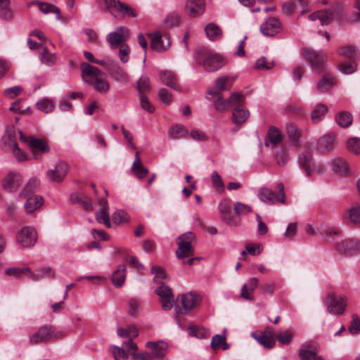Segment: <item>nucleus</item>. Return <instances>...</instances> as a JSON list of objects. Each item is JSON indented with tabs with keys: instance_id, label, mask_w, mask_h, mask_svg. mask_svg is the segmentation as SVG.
<instances>
[{
	"instance_id": "obj_54",
	"label": "nucleus",
	"mask_w": 360,
	"mask_h": 360,
	"mask_svg": "<svg viewBox=\"0 0 360 360\" xmlns=\"http://www.w3.org/2000/svg\"><path fill=\"white\" fill-rule=\"evenodd\" d=\"M96 219L98 222L104 224L107 227L110 228L111 226L109 214L105 207L101 208L96 213Z\"/></svg>"
},
{
	"instance_id": "obj_36",
	"label": "nucleus",
	"mask_w": 360,
	"mask_h": 360,
	"mask_svg": "<svg viewBox=\"0 0 360 360\" xmlns=\"http://www.w3.org/2000/svg\"><path fill=\"white\" fill-rule=\"evenodd\" d=\"M207 37L212 41L220 39L222 36L221 29L214 23H209L205 27Z\"/></svg>"
},
{
	"instance_id": "obj_53",
	"label": "nucleus",
	"mask_w": 360,
	"mask_h": 360,
	"mask_svg": "<svg viewBox=\"0 0 360 360\" xmlns=\"http://www.w3.org/2000/svg\"><path fill=\"white\" fill-rule=\"evenodd\" d=\"M9 144L11 145L13 155L17 158L18 161H24L27 159L26 153L22 151L18 146L15 140H10Z\"/></svg>"
},
{
	"instance_id": "obj_37",
	"label": "nucleus",
	"mask_w": 360,
	"mask_h": 360,
	"mask_svg": "<svg viewBox=\"0 0 360 360\" xmlns=\"http://www.w3.org/2000/svg\"><path fill=\"white\" fill-rule=\"evenodd\" d=\"M340 56L349 61H356L359 57L358 51L353 46H347L338 50Z\"/></svg>"
},
{
	"instance_id": "obj_18",
	"label": "nucleus",
	"mask_w": 360,
	"mask_h": 360,
	"mask_svg": "<svg viewBox=\"0 0 360 360\" xmlns=\"http://www.w3.org/2000/svg\"><path fill=\"white\" fill-rule=\"evenodd\" d=\"M68 172V165L64 162H59L53 169H50L46 172V176L50 181L60 182L65 177Z\"/></svg>"
},
{
	"instance_id": "obj_56",
	"label": "nucleus",
	"mask_w": 360,
	"mask_h": 360,
	"mask_svg": "<svg viewBox=\"0 0 360 360\" xmlns=\"http://www.w3.org/2000/svg\"><path fill=\"white\" fill-rule=\"evenodd\" d=\"M347 148L351 153L360 154V138L349 139L347 142Z\"/></svg>"
},
{
	"instance_id": "obj_55",
	"label": "nucleus",
	"mask_w": 360,
	"mask_h": 360,
	"mask_svg": "<svg viewBox=\"0 0 360 360\" xmlns=\"http://www.w3.org/2000/svg\"><path fill=\"white\" fill-rule=\"evenodd\" d=\"M349 219L353 224H360V205H354L349 211Z\"/></svg>"
},
{
	"instance_id": "obj_23",
	"label": "nucleus",
	"mask_w": 360,
	"mask_h": 360,
	"mask_svg": "<svg viewBox=\"0 0 360 360\" xmlns=\"http://www.w3.org/2000/svg\"><path fill=\"white\" fill-rule=\"evenodd\" d=\"M252 337L264 347L271 348L275 345V340L271 331L252 333Z\"/></svg>"
},
{
	"instance_id": "obj_45",
	"label": "nucleus",
	"mask_w": 360,
	"mask_h": 360,
	"mask_svg": "<svg viewBox=\"0 0 360 360\" xmlns=\"http://www.w3.org/2000/svg\"><path fill=\"white\" fill-rule=\"evenodd\" d=\"M338 68L340 72L345 75H350L355 72L357 70L356 61H347L340 63Z\"/></svg>"
},
{
	"instance_id": "obj_35",
	"label": "nucleus",
	"mask_w": 360,
	"mask_h": 360,
	"mask_svg": "<svg viewBox=\"0 0 360 360\" xmlns=\"http://www.w3.org/2000/svg\"><path fill=\"white\" fill-rule=\"evenodd\" d=\"M286 134L290 141L295 145H297L301 137V131L293 123H288L285 127Z\"/></svg>"
},
{
	"instance_id": "obj_57",
	"label": "nucleus",
	"mask_w": 360,
	"mask_h": 360,
	"mask_svg": "<svg viewBox=\"0 0 360 360\" xmlns=\"http://www.w3.org/2000/svg\"><path fill=\"white\" fill-rule=\"evenodd\" d=\"M229 107L233 108H240L243 103V94L239 93H233L228 99Z\"/></svg>"
},
{
	"instance_id": "obj_63",
	"label": "nucleus",
	"mask_w": 360,
	"mask_h": 360,
	"mask_svg": "<svg viewBox=\"0 0 360 360\" xmlns=\"http://www.w3.org/2000/svg\"><path fill=\"white\" fill-rule=\"evenodd\" d=\"M352 317V320L348 330L352 335L359 334L360 333V319L356 314H353Z\"/></svg>"
},
{
	"instance_id": "obj_61",
	"label": "nucleus",
	"mask_w": 360,
	"mask_h": 360,
	"mask_svg": "<svg viewBox=\"0 0 360 360\" xmlns=\"http://www.w3.org/2000/svg\"><path fill=\"white\" fill-rule=\"evenodd\" d=\"M181 18L176 13H170L167 15L166 18L164 20V23L166 27H173L178 26L180 24Z\"/></svg>"
},
{
	"instance_id": "obj_20",
	"label": "nucleus",
	"mask_w": 360,
	"mask_h": 360,
	"mask_svg": "<svg viewBox=\"0 0 360 360\" xmlns=\"http://www.w3.org/2000/svg\"><path fill=\"white\" fill-rule=\"evenodd\" d=\"M219 210L221 218L226 224L232 226L237 224L234 217L231 214V201L229 199H224L219 202Z\"/></svg>"
},
{
	"instance_id": "obj_22",
	"label": "nucleus",
	"mask_w": 360,
	"mask_h": 360,
	"mask_svg": "<svg viewBox=\"0 0 360 360\" xmlns=\"http://www.w3.org/2000/svg\"><path fill=\"white\" fill-rule=\"evenodd\" d=\"M360 249V242L356 239L347 238L339 243L337 250L341 254H352Z\"/></svg>"
},
{
	"instance_id": "obj_17",
	"label": "nucleus",
	"mask_w": 360,
	"mask_h": 360,
	"mask_svg": "<svg viewBox=\"0 0 360 360\" xmlns=\"http://www.w3.org/2000/svg\"><path fill=\"white\" fill-rule=\"evenodd\" d=\"M260 31L265 36L273 37L281 31V23L275 17L269 18L261 25Z\"/></svg>"
},
{
	"instance_id": "obj_21",
	"label": "nucleus",
	"mask_w": 360,
	"mask_h": 360,
	"mask_svg": "<svg viewBox=\"0 0 360 360\" xmlns=\"http://www.w3.org/2000/svg\"><path fill=\"white\" fill-rule=\"evenodd\" d=\"M29 147L33 153L34 159L39 158V153H46L49 152V146L47 142L39 138L31 137L29 141Z\"/></svg>"
},
{
	"instance_id": "obj_25",
	"label": "nucleus",
	"mask_w": 360,
	"mask_h": 360,
	"mask_svg": "<svg viewBox=\"0 0 360 360\" xmlns=\"http://www.w3.org/2000/svg\"><path fill=\"white\" fill-rule=\"evenodd\" d=\"M283 139V134L279 129L275 127H271L267 132L265 139V146L274 148Z\"/></svg>"
},
{
	"instance_id": "obj_13",
	"label": "nucleus",
	"mask_w": 360,
	"mask_h": 360,
	"mask_svg": "<svg viewBox=\"0 0 360 360\" xmlns=\"http://www.w3.org/2000/svg\"><path fill=\"white\" fill-rule=\"evenodd\" d=\"M151 39V49L158 52L165 51L171 45L169 37L167 34H162L160 32H155L148 34Z\"/></svg>"
},
{
	"instance_id": "obj_47",
	"label": "nucleus",
	"mask_w": 360,
	"mask_h": 360,
	"mask_svg": "<svg viewBox=\"0 0 360 360\" xmlns=\"http://www.w3.org/2000/svg\"><path fill=\"white\" fill-rule=\"evenodd\" d=\"M275 158L278 166H284L289 159L288 150L285 147H281L276 152Z\"/></svg>"
},
{
	"instance_id": "obj_39",
	"label": "nucleus",
	"mask_w": 360,
	"mask_h": 360,
	"mask_svg": "<svg viewBox=\"0 0 360 360\" xmlns=\"http://www.w3.org/2000/svg\"><path fill=\"white\" fill-rule=\"evenodd\" d=\"M250 112L243 108H235L232 115V120L236 124H241L249 117Z\"/></svg>"
},
{
	"instance_id": "obj_32",
	"label": "nucleus",
	"mask_w": 360,
	"mask_h": 360,
	"mask_svg": "<svg viewBox=\"0 0 360 360\" xmlns=\"http://www.w3.org/2000/svg\"><path fill=\"white\" fill-rule=\"evenodd\" d=\"M333 171L340 175H347L349 172V165L342 158H335L332 160Z\"/></svg>"
},
{
	"instance_id": "obj_7",
	"label": "nucleus",
	"mask_w": 360,
	"mask_h": 360,
	"mask_svg": "<svg viewBox=\"0 0 360 360\" xmlns=\"http://www.w3.org/2000/svg\"><path fill=\"white\" fill-rule=\"evenodd\" d=\"M301 53L314 70L319 72H322L325 70L326 58L325 53L308 48L302 49Z\"/></svg>"
},
{
	"instance_id": "obj_40",
	"label": "nucleus",
	"mask_w": 360,
	"mask_h": 360,
	"mask_svg": "<svg viewBox=\"0 0 360 360\" xmlns=\"http://www.w3.org/2000/svg\"><path fill=\"white\" fill-rule=\"evenodd\" d=\"M328 107L323 104L316 105L314 109L312 110L311 116L314 123L319 122L327 113Z\"/></svg>"
},
{
	"instance_id": "obj_46",
	"label": "nucleus",
	"mask_w": 360,
	"mask_h": 360,
	"mask_svg": "<svg viewBox=\"0 0 360 360\" xmlns=\"http://www.w3.org/2000/svg\"><path fill=\"white\" fill-rule=\"evenodd\" d=\"M36 105L39 110L44 112V113L51 112L55 108L54 102L47 98L41 99L37 103Z\"/></svg>"
},
{
	"instance_id": "obj_44",
	"label": "nucleus",
	"mask_w": 360,
	"mask_h": 360,
	"mask_svg": "<svg viewBox=\"0 0 360 360\" xmlns=\"http://www.w3.org/2000/svg\"><path fill=\"white\" fill-rule=\"evenodd\" d=\"M39 186V181L37 179H30L20 193V197L25 198L28 195L34 193Z\"/></svg>"
},
{
	"instance_id": "obj_34",
	"label": "nucleus",
	"mask_w": 360,
	"mask_h": 360,
	"mask_svg": "<svg viewBox=\"0 0 360 360\" xmlns=\"http://www.w3.org/2000/svg\"><path fill=\"white\" fill-rule=\"evenodd\" d=\"M34 4H37L39 6V10L45 14L50 13H56V18L60 20V9L53 4L40 2L39 1H33L28 4V6Z\"/></svg>"
},
{
	"instance_id": "obj_62",
	"label": "nucleus",
	"mask_w": 360,
	"mask_h": 360,
	"mask_svg": "<svg viewBox=\"0 0 360 360\" xmlns=\"http://www.w3.org/2000/svg\"><path fill=\"white\" fill-rule=\"evenodd\" d=\"M334 13L330 10L320 11L319 20L322 25H328L334 19Z\"/></svg>"
},
{
	"instance_id": "obj_14",
	"label": "nucleus",
	"mask_w": 360,
	"mask_h": 360,
	"mask_svg": "<svg viewBox=\"0 0 360 360\" xmlns=\"http://www.w3.org/2000/svg\"><path fill=\"white\" fill-rule=\"evenodd\" d=\"M336 145L335 136L332 133L326 134L316 140L314 149L321 154H328Z\"/></svg>"
},
{
	"instance_id": "obj_6",
	"label": "nucleus",
	"mask_w": 360,
	"mask_h": 360,
	"mask_svg": "<svg viewBox=\"0 0 360 360\" xmlns=\"http://www.w3.org/2000/svg\"><path fill=\"white\" fill-rule=\"evenodd\" d=\"M63 336V333L61 331L56 332L53 326L44 325L41 326L38 330L30 337V341L32 344L37 345L47 342L53 338H60Z\"/></svg>"
},
{
	"instance_id": "obj_33",
	"label": "nucleus",
	"mask_w": 360,
	"mask_h": 360,
	"mask_svg": "<svg viewBox=\"0 0 360 360\" xmlns=\"http://www.w3.org/2000/svg\"><path fill=\"white\" fill-rule=\"evenodd\" d=\"M54 275V271L51 267L38 269L35 273H33L30 269L29 272V278L33 281H37L45 277L53 278Z\"/></svg>"
},
{
	"instance_id": "obj_11",
	"label": "nucleus",
	"mask_w": 360,
	"mask_h": 360,
	"mask_svg": "<svg viewBox=\"0 0 360 360\" xmlns=\"http://www.w3.org/2000/svg\"><path fill=\"white\" fill-rule=\"evenodd\" d=\"M105 8L110 13L115 15V13H120L124 16L135 18L137 13L129 5L118 0H104Z\"/></svg>"
},
{
	"instance_id": "obj_51",
	"label": "nucleus",
	"mask_w": 360,
	"mask_h": 360,
	"mask_svg": "<svg viewBox=\"0 0 360 360\" xmlns=\"http://www.w3.org/2000/svg\"><path fill=\"white\" fill-rule=\"evenodd\" d=\"M300 357L302 360H323L321 356H318L316 352L301 347L300 349Z\"/></svg>"
},
{
	"instance_id": "obj_12",
	"label": "nucleus",
	"mask_w": 360,
	"mask_h": 360,
	"mask_svg": "<svg viewBox=\"0 0 360 360\" xmlns=\"http://www.w3.org/2000/svg\"><path fill=\"white\" fill-rule=\"evenodd\" d=\"M155 292L160 297L162 309L165 311L170 310L174 302V296L172 288L161 283V285L155 288Z\"/></svg>"
},
{
	"instance_id": "obj_5",
	"label": "nucleus",
	"mask_w": 360,
	"mask_h": 360,
	"mask_svg": "<svg viewBox=\"0 0 360 360\" xmlns=\"http://www.w3.org/2000/svg\"><path fill=\"white\" fill-rule=\"evenodd\" d=\"M195 236L192 232H187L179 236L177 238L178 249L176 255L179 259L188 257L194 254V248L192 245Z\"/></svg>"
},
{
	"instance_id": "obj_60",
	"label": "nucleus",
	"mask_w": 360,
	"mask_h": 360,
	"mask_svg": "<svg viewBox=\"0 0 360 360\" xmlns=\"http://www.w3.org/2000/svg\"><path fill=\"white\" fill-rule=\"evenodd\" d=\"M233 210L237 215H245L252 212V208L248 205L236 202L234 205Z\"/></svg>"
},
{
	"instance_id": "obj_26",
	"label": "nucleus",
	"mask_w": 360,
	"mask_h": 360,
	"mask_svg": "<svg viewBox=\"0 0 360 360\" xmlns=\"http://www.w3.org/2000/svg\"><path fill=\"white\" fill-rule=\"evenodd\" d=\"M336 84L335 78L330 73L324 74L317 83L316 89L320 93L327 92Z\"/></svg>"
},
{
	"instance_id": "obj_50",
	"label": "nucleus",
	"mask_w": 360,
	"mask_h": 360,
	"mask_svg": "<svg viewBox=\"0 0 360 360\" xmlns=\"http://www.w3.org/2000/svg\"><path fill=\"white\" fill-rule=\"evenodd\" d=\"M136 89L138 90L139 94H145L146 92H148L150 91L151 88L150 85V82L147 76L142 75L139 78L137 82Z\"/></svg>"
},
{
	"instance_id": "obj_8",
	"label": "nucleus",
	"mask_w": 360,
	"mask_h": 360,
	"mask_svg": "<svg viewBox=\"0 0 360 360\" xmlns=\"http://www.w3.org/2000/svg\"><path fill=\"white\" fill-rule=\"evenodd\" d=\"M325 302L327 304V311L328 313L335 315L344 314L347 307V301L344 297L330 292L328 293Z\"/></svg>"
},
{
	"instance_id": "obj_24",
	"label": "nucleus",
	"mask_w": 360,
	"mask_h": 360,
	"mask_svg": "<svg viewBox=\"0 0 360 360\" xmlns=\"http://www.w3.org/2000/svg\"><path fill=\"white\" fill-rule=\"evenodd\" d=\"M188 14L192 18L201 15L205 11L204 0H188L186 4Z\"/></svg>"
},
{
	"instance_id": "obj_1",
	"label": "nucleus",
	"mask_w": 360,
	"mask_h": 360,
	"mask_svg": "<svg viewBox=\"0 0 360 360\" xmlns=\"http://www.w3.org/2000/svg\"><path fill=\"white\" fill-rule=\"evenodd\" d=\"M81 76L84 83L94 86L99 93H105L109 89L107 76L98 68L84 62L81 64Z\"/></svg>"
},
{
	"instance_id": "obj_27",
	"label": "nucleus",
	"mask_w": 360,
	"mask_h": 360,
	"mask_svg": "<svg viewBox=\"0 0 360 360\" xmlns=\"http://www.w3.org/2000/svg\"><path fill=\"white\" fill-rule=\"evenodd\" d=\"M229 77L223 76L217 78L213 87L207 91L210 95H221V92L230 89L228 84Z\"/></svg>"
},
{
	"instance_id": "obj_42",
	"label": "nucleus",
	"mask_w": 360,
	"mask_h": 360,
	"mask_svg": "<svg viewBox=\"0 0 360 360\" xmlns=\"http://www.w3.org/2000/svg\"><path fill=\"white\" fill-rule=\"evenodd\" d=\"M187 133L188 131L182 125L176 124L169 128L168 136L169 139L175 140L184 137Z\"/></svg>"
},
{
	"instance_id": "obj_52",
	"label": "nucleus",
	"mask_w": 360,
	"mask_h": 360,
	"mask_svg": "<svg viewBox=\"0 0 360 360\" xmlns=\"http://www.w3.org/2000/svg\"><path fill=\"white\" fill-rule=\"evenodd\" d=\"M30 268H18L11 267L6 270V274L9 276H14L15 278H20L22 275L27 274L29 276Z\"/></svg>"
},
{
	"instance_id": "obj_64",
	"label": "nucleus",
	"mask_w": 360,
	"mask_h": 360,
	"mask_svg": "<svg viewBox=\"0 0 360 360\" xmlns=\"http://www.w3.org/2000/svg\"><path fill=\"white\" fill-rule=\"evenodd\" d=\"M118 48H120L118 53L120 60H121L122 63H127L129 59V46L127 44H122Z\"/></svg>"
},
{
	"instance_id": "obj_3",
	"label": "nucleus",
	"mask_w": 360,
	"mask_h": 360,
	"mask_svg": "<svg viewBox=\"0 0 360 360\" xmlns=\"http://www.w3.org/2000/svg\"><path fill=\"white\" fill-rule=\"evenodd\" d=\"M298 165L305 175L308 177L313 174H321L325 172V167L321 163L313 161V155L311 152L306 151L301 153L298 156Z\"/></svg>"
},
{
	"instance_id": "obj_43",
	"label": "nucleus",
	"mask_w": 360,
	"mask_h": 360,
	"mask_svg": "<svg viewBox=\"0 0 360 360\" xmlns=\"http://www.w3.org/2000/svg\"><path fill=\"white\" fill-rule=\"evenodd\" d=\"M212 98H209L214 103V108L217 111L224 112L229 108V105L227 100L223 99L221 95H212Z\"/></svg>"
},
{
	"instance_id": "obj_29",
	"label": "nucleus",
	"mask_w": 360,
	"mask_h": 360,
	"mask_svg": "<svg viewBox=\"0 0 360 360\" xmlns=\"http://www.w3.org/2000/svg\"><path fill=\"white\" fill-rule=\"evenodd\" d=\"M44 204V199L41 196L34 195L29 197L25 203V209L27 213H32L40 208Z\"/></svg>"
},
{
	"instance_id": "obj_19",
	"label": "nucleus",
	"mask_w": 360,
	"mask_h": 360,
	"mask_svg": "<svg viewBox=\"0 0 360 360\" xmlns=\"http://www.w3.org/2000/svg\"><path fill=\"white\" fill-rule=\"evenodd\" d=\"M146 346L151 349V355L155 360L165 359L164 356L167 353V344L164 341L147 342Z\"/></svg>"
},
{
	"instance_id": "obj_10",
	"label": "nucleus",
	"mask_w": 360,
	"mask_h": 360,
	"mask_svg": "<svg viewBox=\"0 0 360 360\" xmlns=\"http://www.w3.org/2000/svg\"><path fill=\"white\" fill-rule=\"evenodd\" d=\"M182 307H175V311L181 314H186L189 311L197 307L201 302L200 296L193 292L180 295Z\"/></svg>"
},
{
	"instance_id": "obj_28",
	"label": "nucleus",
	"mask_w": 360,
	"mask_h": 360,
	"mask_svg": "<svg viewBox=\"0 0 360 360\" xmlns=\"http://www.w3.org/2000/svg\"><path fill=\"white\" fill-rule=\"evenodd\" d=\"M160 78L165 85L176 90L178 89L177 77L173 72L169 70L162 71L160 73Z\"/></svg>"
},
{
	"instance_id": "obj_2",
	"label": "nucleus",
	"mask_w": 360,
	"mask_h": 360,
	"mask_svg": "<svg viewBox=\"0 0 360 360\" xmlns=\"http://www.w3.org/2000/svg\"><path fill=\"white\" fill-rule=\"evenodd\" d=\"M196 60L198 63L208 72L217 70L225 64L224 59L221 56L204 48L198 49Z\"/></svg>"
},
{
	"instance_id": "obj_49",
	"label": "nucleus",
	"mask_w": 360,
	"mask_h": 360,
	"mask_svg": "<svg viewBox=\"0 0 360 360\" xmlns=\"http://www.w3.org/2000/svg\"><path fill=\"white\" fill-rule=\"evenodd\" d=\"M40 60L41 63L44 64L51 66L53 65L57 59L56 55L55 53H49L46 48H44L39 55Z\"/></svg>"
},
{
	"instance_id": "obj_48",
	"label": "nucleus",
	"mask_w": 360,
	"mask_h": 360,
	"mask_svg": "<svg viewBox=\"0 0 360 360\" xmlns=\"http://www.w3.org/2000/svg\"><path fill=\"white\" fill-rule=\"evenodd\" d=\"M10 0H3L0 3V18L4 20H11L13 12L9 8Z\"/></svg>"
},
{
	"instance_id": "obj_9",
	"label": "nucleus",
	"mask_w": 360,
	"mask_h": 360,
	"mask_svg": "<svg viewBox=\"0 0 360 360\" xmlns=\"http://www.w3.org/2000/svg\"><path fill=\"white\" fill-rule=\"evenodd\" d=\"M129 30L127 27H117L114 32H110L106 36V40L110 44L112 49H115L126 44L125 42L129 39Z\"/></svg>"
},
{
	"instance_id": "obj_31",
	"label": "nucleus",
	"mask_w": 360,
	"mask_h": 360,
	"mask_svg": "<svg viewBox=\"0 0 360 360\" xmlns=\"http://www.w3.org/2000/svg\"><path fill=\"white\" fill-rule=\"evenodd\" d=\"M126 266L120 264L117 266V270L112 275V281L115 286L121 287L126 279Z\"/></svg>"
},
{
	"instance_id": "obj_59",
	"label": "nucleus",
	"mask_w": 360,
	"mask_h": 360,
	"mask_svg": "<svg viewBox=\"0 0 360 360\" xmlns=\"http://www.w3.org/2000/svg\"><path fill=\"white\" fill-rule=\"evenodd\" d=\"M274 65L275 63L273 60H269L265 57L259 58L255 63V68L258 70H270Z\"/></svg>"
},
{
	"instance_id": "obj_38",
	"label": "nucleus",
	"mask_w": 360,
	"mask_h": 360,
	"mask_svg": "<svg viewBox=\"0 0 360 360\" xmlns=\"http://www.w3.org/2000/svg\"><path fill=\"white\" fill-rule=\"evenodd\" d=\"M226 329L223 330L222 335H215L212 337L211 341V346L213 349H216L220 347H222L224 350H226L229 349V345L226 343Z\"/></svg>"
},
{
	"instance_id": "obj_58",
	"label": "nucleus",
	"mask_w": 360,
	"mask_h": 360,
	"mask_svg": "<svg viewBox=\"0 0 360 360\" xmlns=\"http://www.w3.org/2000/svg\"><path fill=\"white\" fill-rule=\"evenodd\" d=\"M139 103L141 108L145 110L146 111L152 113L153 112L155 108L154 106L150 103L148 96L146 95V94H139Z\"/></svg>"
},
{
	"instance_id": "obj_15",
	"label": "nucleus",
	"mask_w": 360,
	"mask_h": 360,
	"mask_svg": "<svg viewBox=\"0 0 360 360\" xmlns=\"http://www.w3.org/2000/svg\"><path fill=\"white\" fill-rule=\"evenodd\" d=\"M37 240V232L32 227L25 226L18 233L17 241L24 248L32 247Z\"/></svg>"
},
{
	"instance_id": "obj_4",
	"label": "nucleus",
	"mask_w": 360,
	"mask_h": 360,
	"mask_svg": "<svg viewBox=\"0 0 360 360\" xmlns=\"http://www.w3.org/2000/svg\"><path fill=\"white\" fill-rule=\"evenodd\" d=\"M276 195L272 190L263 187L258 191L259 199L264 203L274 205L278 202L284 204L285 202L284 186L282 183H278L276 186Z\"/></svg>"
},
{
	"instance_id": "obj_30",
	"label": "nucleus",
	"mask_w": 360,
	"mask_h": 360,
	"mask_svg": "<svg viewBox=\"0 0 360 360\" xmlns=\"http://www.w3.org/2000/svg\"><path fill=\"white\" fill-rule=\"evenodd\" d=\"M108 72L117 82L126 83L128 81V74L117 63H113Z\"/></svg>"
},
{
	"instance_id": "obj_16",
	"label": "nucleus",
	"mask_w": 360,
	"mask_h": 360,
	"mask_svg": "<svg viewBox=\"0 0 360 360\" xmlns=\"http://www.w3.org/2000/svg\"><path fill=\"white\" fill-rule=\"evenodd\" d=\"M22 182V177L17 172H10L3 179V188L9 191L14 192L17 191Z\"/></svg>"
},
{
	"instance_id": "obj_41",
	"label": "nucleus",
	"mask_w": 360,
	"mask_h": 360,
	"mask_svg": "<svg viewBox=\"0 0 360 360\" xmlns=\"http://www.w3.org/2000/svg\"><path fill=\"white\" fill-rule=\"evenodd\" d=\"M335 120L340 127L347 128L352 124L353 118L350 112L342 111L337 115Z\"/></svg>"
}]
</instances>
